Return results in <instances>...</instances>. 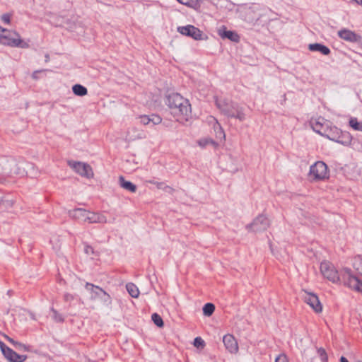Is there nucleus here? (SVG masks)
<instances>
[{
    "mask_svg": "<svg viewBox=\"0 0 362 362\" xmlns=\"http://www.w3.org/2000/svg\"><path fill=\"white\" fill-rule=\"evenodd\" d=\"M211 142H212L211 140L204 139H201V140L198 141V144L201 147L204 148Z\"/></svg>",
    "mask_w": 362,
    "mask_h": 362,
    "instance_id": "58836bf2",
    "label": "nucleus"
},
{
    "mask_svg": "<svg viewBox=\"0 0 362 362\" xmlns=\"http://www.w3.org/2000/svg\"><path fill=\"white\" fill-rule=\"evenodd\" d=\"M223 342L226 349L231 354H236L238 351V345L235 337L230 334H227L223 337Z\"/></svg>",
    "mask_w": 362,
    "mask_h": 362,
    "instance_id": "ddd939ff",
    "label": "nucleus"
},
{
    "mask_svg": "<svg viewBox=\"0 0 362 362\" xmlns=\"http://www.w3.org/2000/svg\"><path fill=\"white\" fill-rule=\"evenodd\" d=\"M177 30L180 34L189 36L195 40H202L204 39L202 31L192 25L178 27Z\"/></svg>",
    "mask_w": 362,
    "mask_h": 362,
    "instance_id": "6e6552de",
    "label": "nucleus"
},
{
    "mask_svg": "<svg viewBox=\"0 0 362 362\" xmlns=\"http://www.w3.org/2000/svg\"><path fill=\"white\" fill-rule=\"evenodd\" d=\"M320 271L323 276L332 283H342L348 288L362 293V281L356 276L348 268L342 269L339 272L329 262H322Z\"/></svg>",
    "mask_w": 362,
    "mask_h": 362,
    "instance_id": "f257e3e1",
    "label": "nucleus"
},
{
    "mask_svg": "<svg viewBox=\"0 0 362 362\" xmlns=\"http://www.w3.org/2000/svg\"><path fill=\"white\" fill-rule=\"evenodd\" d=\"M0 349H1V351H2V353H3V354L4 355V354H5V353H6V352H5V351H6V349H10V348H9V347H8V346H6L4 342H2V341H0Z\"/></svg>",
    "mask_w": 362,
    "mask_h": 362,
    "instance_id": "79ce46f5",
    "label": "nucleus"
},
{
    "mask_svg": "<svg viewBox=\"0 0 362 362\" xmlns=\"http://www.w3.org/2000/svg\"><path fill=\"white\" fill-rule=\"evenodd\" d=\"M119 184L122 188L129 192H135L136 191V186L130 181L125 180L122 176L119 177Z\"/></svg>",
    "mask_w": 362,
    "mask_h": 362,
    "instance_id": "b1692460",
    "label": "nucleus"
},
{
    "mask_svg": "<svg viewBox=\"0 0 362 362\" xmlns=\"http://www.w3.org/2000/svg\"><path fill=\"white\" fill-rule=\"evenodd\" d=\"M303 298L316 313H320L322 311V305L317 295L305 291Z\"/></svg>",
    "mask_w": 362,
    "mask_h": 362,
    "instance_id": "9b49d317",
    "label": "nucleus"
},
{
    "mask_svg": "<svg viewBox=\"0 0 362 362\" xmlns=\"http://www.w3.org/2000/svg\"><path fill=\"white\" fill-rule=\"evenodd\" d=\"M69 165L81 176L89 178L93 175L92 168L85 163L69 161Z\"/></svg>",
    "mask_w": 362,
    "mask_h": 362,
    "instance_id": "1a4fd4ad",
    "label": "nucleus"
},
{
    "mask_svg": "<svg viewBox=\"0 0 362 362\" xmlns=\"http://www.w3.org/2000/svg\"><path fill=\"white\" fill-rule=\"evenodd\" d=\"M156 187L158 188V189H162L163 188L165 184L164 182H156Z\"/></svg>",
    "mask_w": 362,
    "mask_h": 362,
    "instance_id": "c03bdc74",
    "label": "nucleus"
},
{
    "mask_svg": "<svg viewBox=\"0 0 362 362\" xmlns=\"http://www.w3.org/2000/svg\"><path fill=\"white\" fill-rule=\"evenodd\" d=\"M178 2L183 5H186L189 7H193L195 4L196 0H177Z\"/></svg>",
    "mask_w": 362,
    "mask_h": 362,
    "instance_id": "e433bc0d",
    "label": "nucleus"
},
{
    "mask_svg": "<svg viewBox=\"0 0 362 362\" xmlns=\"http://www.w3.org/2000/svg\"><path fill=\"white\" fill-rule=\"evenodd\" d=\"M69 215L72 218L79 221L87 222L86 217L88 216V211L82 208H76L69 211Z\"/></svg>",
    "mask_w": 362,
    "mask_h": 362,
    "instance_id": "f3484780",
    "label": "nucleus"
},
{
    "mask_svg": "<svg viewBox=\"0 0 362 362\" xmlns=\"http://www.w3.org/2000/svg\"><path fill=\"white\" fill-rule=\"evenodd\" d=\"M151 319H152L153 322H154V324L156 325H157L158 327H161L163 326V321L161 317L158 314L153 313L151 315Z\"/></svg>",
    "mask_w": 362,
    "mask_h": 362,
    "instance_id": "7c9ffc66",
    "label": "nucleus"
},
{
    "mask_svg": "<svg viewBox=\"0 0 362 362\" xmlns=\"http://www.w3.org/2000/svg\"><path fill=\"white\" fill-rule=\"evenodd\" d=\"M207 122L209 124H210L211 125L214 126V125H216L218 123V120L212 117V116H209L208 118H207Z\"/></svg>",
    "mask_w": 362,
    "mask_h": 362,
    "instance_id": "ea45409f",
    "label": "nucleus"
},
{
    "mask_svg": "<svg viewBox=\"0 0 362 362\" xmlns=\"http://www.w3.org/2000/svg\"><path fill=\"white\" fill-rule=\"evenodd\" d=\"M2 21L6 24H9L11 21V16L8 13H5L1 16Z\"/></svg>",
    "mask_w": 362,
    "mask_h": 362,
    "instance_id": "4c0bfd02",
    "label": "nucleus"
},
{
    "mask_svg": "<svg viewBox=\"0 0 362 362\" xmlns=\"http://www.w3.org/2000/svg\"><path fill=\"white\" fill-rule=\"evenodd\" d=\"M146 182H148V183H151V184H153V185H156V181H154V180H148V181H146Z\"/></svg>",
    "mask_w": 362,
    "mask_h": 362,
    "instance_id": "49530a36",
    "label": "nucleus"
},
{
    "mask_svg": "<svg viewBox=\"0 0 362 362\" xmlns=\"http://www.w3.org/2000/svg\"><path fill=\"white\" fill-rule=\"evenodd\" d=\"M354 264L356 269L362 275V256L355 257Z\"/></svg>",
    "mask_w": 362,
    "mask_h": 362,
    "instance_id": "c756f323",
    "label": "nucleus"
},
{
    "mask_svg": "<svg viewBox=\"0 0 362 362\" xmlns=\"http://www.w3.org/2000/svg\"><path fill=\"white\" fill-rule=\"evenodd\" d=\"M4 355L10 362H23L27 359L26 355H20L11 349H6Z\"/></svg>",
    "mask_w": 362,
    "mask_h": 362,
    "instance_id": "a211bd4d",
    "label": "nucleus"
},
{
    "mask_svg": "<svg viewBox=\"0 0 362 362\" xmlns=\"http://www.w3.org/2000/svg\"><path fill=\"white\" fill-rule=\"evenodd\" d=\"M84 250H85V252L88 255H90V254L93 253V247L89 245H86Z\"/></svg>",
    "mask_w": 362,
    "mask_h": 362,
    "instance_id": "a19ab883",
    "label": "nucleus"
},
{
    "mask_svg": "<svg viewBox=\"0 0 362 362\" xmlns=\"http://www.w3.org/2000/svg\"><path fill=\"white\" fill-rule=\"evenodd\" d=\"M218 35L223 39L227 38L235 42H238L240 40V36L237 33L231 30H227L225 28L218 30Z\"/></svg>",
    "mask_w": 362,
    "mask_h": 362,
    "instance_id": "aec40b11",
    "label": "nucleus"
},
{
    "mask_svg": "<svg viewBox=\"0 0 362 362\" xmlns=\"http://www.w3.org/2000/svg\"><path fill=\"white\" fill-rule=\"evenodd\" d=\"M16 165L14 160H8L6 158H0V173L9 174L15 173L23 175V173H20L16 170H13L11 168Z\"/></svg>",
    "mask_w": 362,
    "mask_h": 362,
    "instance_id": "f8f14e48",
    "label": "nucleus"
},
{
    "mask_svg": "<svg viewBox=\"0 0 362 362\" xmlns=\"http://www.w3.org/2000/svg\"><path fill=\"white\" fill-rule=\"evenodd\" d=\"M340 134V129L336 127H327L323 132L322 136L329 139L333 141L337 139V136Z\"/></svg>",
    "mask_w": 362,
    "mask_h": 362,
    "instance_id": "4be33fe9",
    "label": "nucleus"
},
{
    "mask_svg": "<svg viewBox=\"0 0 362 362\" xmlns=\"http://www.w3.org/2000/svg\"><path fill=\"white\" fill-rule=\"evenodd\" d=\"M72 91L78 96H84L88 93L87 88L81 84H75L73 86Z\"/></svg>",
    "mask_w": 362,
    "mask_h": 362,
    "instance_id": "393cba45",
    "label": "nucleus"
},
{
    "mask_svg": "<svg viewBox=\"0 0 362 362\" xmlns=\"http://www.w3.org/2000/svg\"><path fill=\"white\" fill-rule=\"evenodd\" d=\"M349 124L353 129L362 132V122H358L356 117H351Z\"/></svg>",
    "mask_w": 362,
    "mask_h": 362,
    "instance_id": "cd10ccee",
    "label": "nucleus"
},
{
    "mask_svg": "<svg viewBox=\"0 0 362 362\" xmlns=\"http://www.w3.org/2000/svg\"><path fill=\"white\" fill-rule=\"evenodd\" d=\"M0 44L12 47L28 48L29 43L21 39L18 33L0 26Z\"/></svg>",
    "mask_w": 362,
    "mask_h": 362,
    "instance_id": "20e7f679",
    "label": "nucleus"
},
{
    "mask_svg": "<svg viewBox=\"0 0 362 362\" xmlns=\"http://www.w3.org/2000/svg\"><path fill=\"white\" fill-rule=\"evenodd\" d=\"M261 6L253 4L250 6H243L240 8V17L249 23L257 22L261 17Z\"/></svg>",
    "mask_w": 362,
    "mask_h": 362,
    "instance_id": "39448f33",
    "label": "nucleus"
},
{
    "mask_svg": "<svg viewBox=\"0 0 362 362\" xmlns=\"http://www.w3.org/2000/svg\"><path fill=\"white\" fill-rule=\"evenodd\" d=\"M308 49L312 52H318L323 55H329L331 52L329 48L320 43H313L308 45Z\"/></svg>",
    "mask_w": 362,
    "mask_h": 362,
    "instance_id": "412c9836",
    "label": "nucleus"
},
{
    "mask_svg": "<svg viewBox=\"0 0 362 362\" xmlns=\"http://www.w3.org/2000/svg\"><path fill=\"white\" fill-rule=\"evenodd\" d=\"M340 362H349V361H348V360L345 357L341 356L340 358Z\"/></svg>",
    "mask_w": 362,
    "mask_h": 362,
    "instance_id": "a18cd8bd",
    "label": "nucleus"
},
{
    "mask_svg": "<svg viewBox=\"0 0 362 362\" xmlns=\"http://www.w3.org/2000/svg\"><path fill=\"white\" fill-rule=\"evenodd\" d=\"M85 288L90 293V297L92 300L100 299L107 304L111 303L110 296L99 286L90 283H86Z\"/></svg>",
    "mask_w": 362,
    "mask_h": 362,
    "instance_id": "0eeeda50",
    "label": "nucleus"
},
{
    "mask_svg": "<svg viewBox=\"0 0 362 362\" xmlns=\"http://www.w3.org/2000/svg\"><path fill=\"white\" fill-rule=\"evenodd\" d=\"M16 348L18 349L19 351H32V347L30 346L22 344L21 342L16 343Z\"/></svg>",
    "mask_w": 362,
    "mask_h": 362,
    "instance_id": "473e14b6",
    "label": "nucleus"
},
{
    "mask_svg": "<svg viewBox=\"0 0 362 362\" xmlns=\"http://www.w3.org/2000/svg\"><path fill=\"white\" fill-rule=\"evenodd\" d=\"M51 311L52 313V318L55 322H62L64 321L63 316L61 314L58 313V312L56 310L52 308Z\"/></svg>",
    "mask_w": 362,
    "mask_h": 362,
    "instance_id": "2f4dec72",
    "label": "nucleus"
},
{
    "mask_svg": "<svg viewBox=\"0 0 362 362\" xmlns=\"http://www.w3.org/2000/svg\"><path fill=\"white\" fill-rule=\"evenodd\" d=\"M361 48L362 49V43L361 44Z\"/></svg>",
    "mask_w": 362,
    "mask_h": 362,
    "instance_id": "09e8293b",
    "label": "nucleus"
},
{
    "mask_svg": "<svg viewBox=\"0 0 362 362\" xmlns=\"http://www.w3.org/2000/svg\"><path fill=\"white\" fill-rule=\"evenodd\" d=\"M168 106L176 120L183 123L189 120L191 115V105L189 100L179 93H172L168 97Z\"/></svg>",
    "mask_w": 362,
    "mask_h": 362,
    "instance_id": "f03ea898",
    "label": "nucleus"
},
{
    "mask_svg": "<svg viewBox=\"0 0 362 362\" xmlns=\"http://www.w3.org/2000/svg\"><path fill=\"white\" fill-rule=\"evenodd\" d=\"M317 353L320 356L322 362H327V356L324 349H318Z\"/></svg>",
    "mask_w": 362,
    "mask_h": 362,
    "instance_id": "f704fd0d",
    "label": "nucleus"
},
{
    "mask_svg": "<svg viewBox=\"0 0 362 362\" xmlns=\"http://www.w3.org/2000/svg\"><path fill=\"white\" fill-rule=\"evenodd\" d=\"M87 222L89 223H103L107 222V218L101 214L88 211V216L86 217Z\"/></svg>",
    "mask_w": 362,
    "mask_h": 362,
    "instance_id": "6ab92c4d",
    "label": "nucleus"
},
{
    "mask_svg": "<svg viewBox=\"0 0 362 362\" xmlns=\"http://www.w3.org/2000/svg\"><path fill=\"white\" fill-rule=\"evenodd\" d=\"M140 122L144 125H150L153 127L159 124L162 122V118L158 115H141L139 117Z\"/></svg>",
    "mask_w": 362,
    "mask_h": 362,
    "instance_id": "4468645a",
    "label": "nucleus"
},
{
    "mask_svg": "<svg viewBox=\"0 0 362 362\" xmlns=\"http://www.w3.org/2000/svg\"><path fill=\"white\" fill-rule=\"evenodd\" d=\"M127 291L132 298H138L139 296V291L137 286L133 283H128L126 285Z\"/></svg>",
    "mask_w": 362,
    "mask_h": 362,
    "instance_id": "a878e982",
    "label": "nucleus"
},
{
    "mask_svg": "<svg viewBox=\"0 0 362 362\" xmlns=\"http://www.w3.org/2000/svg\"><path fill=\"white\" fill-rule=\"evenodd\" d=\"M64 297H65L66 300H68V299H69V297H71V296H70V295L66 294V295H65V296H64Z\"/></svg>",
    "mask_w": 362,
    "mask_h": 362,
    "instance_id": "de8ad7c7",
    "label": "nucleus"
},
{
    "mask_svg": "<svg viewBox=\"0 0 362 362\" xmlns=\"http://www.w3.org/2000/svg\"><path fill=\"white\" fill-rule=\"evenodd\" d=\"M213 129L215 132L216 137L218 139H220L221 141L225 139V138H226L225 132L219 123H218L216 125H214Z\"/></svg>",
    "mask_w": 362,
    "mask_h": 362,
    "instance_id": "bb28decb",
    "label": "nucleus"
},
{
    "mask_svg": "<svg viewBox=\"0 0 362 362\" xmlns=\"http://www.w3.org/2000/svg\"><path fill=\"white\" fill-rule=\"evenodd\" d=\"M6 339L8 341H9L11 344H12L15 347L16 346V343L18 342L8 336H6Z\"/></svg>",
    "mask_w": 362,
    "mask_h": 362,
    "instance_id": "37998d69",
    "label": "nucleus"
},
{
    "mask_svg": "<svg viewBox=\"0 0 362 362\" xmlns=\"http://www.w3.org/2000/svg\"><path fill=\"white\" fill-rule=\"evenodd\" d=\"M269 226V221L264 215H259L252 223L247 226L248 230L255 232L266 230Z\"/></svg>",
    "mask_w": 362,
    "mask_h": 362,
    "instance_id": "9d476101",
    "label": "nucleus"
},
{
    "mask_svg": "<svg viewBox=\"0 0 362 362\" xmlns=\"http://www.w3.org/2000/svg\"><path fill=\"white\" fill-rule=\"evenodd\" d=\"M357 362H362V361H357Z\"/></svg>",
    "mask_w": 362,
    "mask_h": 362,
    "instance_id": "8fccbe9b",
    "label": "nucleus"
},
{
    "mask_svg": "<svg viewBox=\"0 0 362 362\" xmlns=\"http://www.w3.org/2000/svg\"><path fill=\"white\" fill-rule=\"evenodd\" d=\"M309 177L313 180H322L329 177L327 165L322 161H317L310 167Z\"/></svg>",
    "mask_w": 362,
    "mask_h": 362,
    "instance_id": "423d86ee",
    "label": "nucleus"
},
{
    "mask_svg": "<svg viewBox=\"0 0 362 362\" xmlns=\"http://www.w3.org/2000/svg\"><path fill=\"white\" fill-rule=\"evenodd\" d=\"M339 37L347 42H355L360 39V36L349 29H341L338 31Z\"/></svg>",
    "mask_w": 362,
    "mask_h": 362,
    "instance_id": "2eb2a0df",
    "label": "nucleus"
},
{
    "mask_svg": "<svg viewBox=\"0 0 362 362\" xmlns=\"http://www.w3.org/2000/svg\"><path fill=\"white\" fill-rule=\"evenodd\" d=\"M274 362H288V359L286 354H281L276 357Z\"/></svg>",
    "mask_w": 362,
    "mask_h": 362,
    "instance_id": "c9c22d12",
    "label": "nucleus"
},
{
    "mask_svg": "<svg viewBox=\"0 0 362 362\" xmlns=\"http://www.w3.org/2000/svg\"><path fill=\"white\" fill-rule=\"evenodd\" d=\"M216 105L221 112L228 117L235 118L240 122L245 119L243 107L228 100L216 98Z\"/></svg>",
    "mask_w": 362,
    "mask_h": 362,
    "instance_id": "7ed1b4c3",
    "label": "nucleus"
},
{
    "mask_svg": "<svg viewBox=\"0 0 362 362\" xmlns=\"http://www.w3.org/2000/svg\"><path fill=\"white\" fill-rule=\"evenodd\" d=\"M337 137L338 138L335 140V142L344 146H349L351 144L352 136L348 132H342L340 130V134H339Z\"/></svg>",
    "mask_w": 362,
    "mask_h": 362,
    "instance_id": "5701e85b",
    "label": "nucleus"
},
{
    "mask_svg": "<svg viewBox=\"0 0 362 362\" xmlns=\"http://www.w3.org/2000/svg\"><path fill=\"white\" fill-rule=\"evenodd\" d=\"M310 124L313 131L321 136H322L323 132H325V130L328 127V123L322 117H319L316 119H312Z\"/></svg>",
    "mask_w": 362,
    "mask_h": 362,
    "instance_id": "dca6fc26",
    "label": "nucleus"
},
{
    "mask_svg": "<svg viewBox=\"0 0 362 362\" xmlns=\"http://www.w3.org/2000/svg\"><path fill=\"white\" fill-rule=\"evenodd\" d=\"M194 346L195 347H204V345H205V343H204V341L199 337H196L194 339V343H193Z\"/></svg>",
    "mask_w": 362,
    "mask_h": 362,
    "instance_id": "72a5a7b5",
    "label": "nucleus"
},
{
    "mask_svg": "<svg viewBox=\"0 0 362 362\" xmlns=\"http://www.w3.org/2000/svg\"><path fill=\"white\" fill-rule=\"evenodd\" d=\"M215 310V306L211 303H206L203 307V313L206 316H211Z\"/></svg>",
    "mask_w": 362,
    "mask_h": 362,
    "instance_id": "c85d7f7f",
    "label": "nucleus"
}]
</instances>
